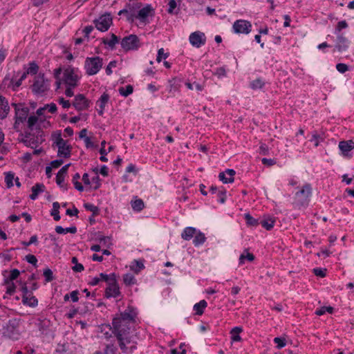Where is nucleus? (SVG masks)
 <instances>
[{
	"instance_id": "nucleus-1",
	"label": "nucleus",
	"mask_w": 354,
	"mask_h": 354,
	"mask_svg": "<svg viewBox=\"0 0 354 354\" xmlns=\"http://www.w3.org/2000/svg\"><path fill=\"white\" fill-rule=\"evenodd\" d=\"M134 321L132 309L128 307L118 317H114L112 322L113 333L116 337L119 346L122 351L126 354H131L136 349V346L129 348L127 346L131 342L130 334V324Z\"/></svg>"
},
{
	"instance_id": "nucleus-2",
	"label": "nucleus",
	"mask_w": 354,
	"mask_h": 354,
	"mask_svg": "<svg viewBox=\"0 0 354 354\" xmlns=\"http://www.w3.org/2000/svg\"><path fill=\"white\" fill-rule=\"evenodd\" d=\"M20 319L12 318L2 327L3 336L12 340H17L19 339L21 333L19 330Z\"/></svg>"
},
{
	"instance_id": "nucleus-3",
	"label": "nucleus",
	"mask_w": 354,
	"mask_h": 354,
	"mask_svg": "<svg viewBox=\"0 0 354 354\" xmlns=\"http://www.w3.org/2000/svg\"><path fill=\"white\" fill-rule=\"evenodd\" d=\"M312 194V187L310 184H306L302 188L297 192L295 195L294 205L300 208L308 205Z\"/></svg>"
},
{
	"instance_id": "nucleus-4",
	"label": "nucleus",
	"mask_w": 354,
	"mask_h": 354,
	"mask_svg": "<svg viewBox=\"0 0 354 354\" xmlns=\"http://www.w3.org/2000/svg\"><path fill=\"white\" fill-rule=\"evenodd\" d=\"M50 84L48 80L45 78L44 73H39L35 77L33 84L32 85V91L39 95H44L48 91Z\"/></svg>"
},
{
	"instance_id": "nucleus-5",
	"label": "nucleus",
	"mask_w": 354,
	"mask_h": 354,
	"mask_svg": "<svg viewBox=\"0 0 354 354\" xmlns=\"http://www.w3.org/2000/svg\"><path fill=\"white\" fill-rule=\"evenodd\" d=\"M103 64L102 58L96 56L86 57L84 62V68L88 75H93L98 73Z\"/></svg>"
},
{
	"instance_id": "nucleus-6",
	"label": "nucleus",
	"mask_w": 354,
	"mask_h": 354,
	"mask_svg": "<svg viewBox=\"0 0 354 354\" xmlns=\"http://www.w3.org/2000/svg\"><path fill=\"white\" fill-rule=\"evenodd\" d=\"M120 44L121 47L126 52L136 50L141 46L138 37L134 34L129 35L122 38Z\"/></svg>"
},
{
	"instance_id": "nucleus-7",
	"label": "nucleus",
	"mask_w": 354,
	"mask_h": 354,
	"mask_svg": "<svg viewBox=\"0 0 354 354\" xmlns=\"http://www.w3.org/2000/svg\"><path fill=\"white\" fill-rule=\"evenodd\" d=\"M78 68L68 66L64 71V82L71 87H76L79 80V76L77 74Z\"/></svg>"
},
{
	"instance_id": "nucleus-8",
	"label": "nucleus",
	"mask_w": 354,
	"mask_h": 354,
	"mask_svg": "<svg viewBox=\"0 0 354 354\" xmlns=\"http://www.w3.org/2000/svg\"><path fill=\"white\" fill-rule=\"evenodd\" d=\"M113 19L110 13H105L101 15L98 19L93 21L95 28L101 31L105 32L109 30L112 24Z\"/></svg>"
},
{
	"instance_id": "nucleus-9",
	"label": "nucleus",
	"mask_w": 354,
	"mask_h": 354,
	"mask_svg": "<svg viewBox=\"0 0 354 354\" xmlns=\"http://www.w3.org/2000/svg\"><path fill=\"white\" fill-rule=\"evenodd\" d=\"M56 146L58 148L57 155L59 157L68 158L71 156V147L66 144V141L62 137L61 134L58 133L55 141Z\"/></svg>"
},
{
	"instance_id": "nucleus-10",
	"label": "nucleus",
	"mask_w": 354,
	"mask_h": 354,
	"mask_svg": "<svg viewBox=\"0 0 354 354\" xmlns=\"http://www.w3.org/2000/svg\"><path fill=\"white\" fill-rule=\"evenodd\" d=\"M337 38L333 51L339 53L346 51L350 45V41L344 34L336 35Z\"/></svg>"
},
{
	"instance_id": "nucleus-11",
	"label": "nucleus",
	"mask_w": 354,
	"mask_h": 354,
	"mask_svg": "<svg viewBox=\"0 0 354 354\" xmlns=\"http://www.w3.org/2000/svg\"><path fill=\"white\" fill-rule=\"evenodd\" d=\"M153 9L152 8L151 5H147L145 7L141 8L136 13L135 10H133V20L137 19L142 22H145L149 16H152L153 15Z\"/></svg>"
},
{
	"instance_id": "nucleus-12",
	"label": "nucleus",
	"mask_w": 354,
	"mask_h": 354,
	"mask_svg": "<svg viewBox=\"0 0 354 354\" xmlns=\"http://www.w3.org/2000/svg\"><path fill=\"white\" fill-rule=\"evenodd\" d=\"M189 40L193 46L200 48L205 45L206 42V37L203 32L201 31H196L190 34Z\"/></svg>"
},
{
	"instance_id": "nucleus-13",
	"label": "nucleus",
	"mask_w": 354,
	"mask_h": 354,
	"mask_svg": "<svg viewBox=\"0 0 354 354\" xmlns=\"http://www.w3.org/2000/svg\"><path fill=\"white\" fill-rule=\"evenodd\" d=\"M12 105L15 107L17 123H23L25 122L29 113V109L23 106L22 104L13 103Z\"/></svg>"
},
{
	"instance_id": "nucleus-14",
	"label": "nucleus",
	"mask_w": 354,
	"mask_h": 354,
	"mask_svg": "<svg viewBox=\"0 0 354 354\" xmlns=\"http://www.w3.org/2000/svg\"><path fill=\"white\" fill-rule=\"evenodd\" d=\"M105 290V297L106 298L118 297L120 295L119 286L116 278H113L112 281L109 282Z\"/></svg>"
},
{
	"instance_id": "nucleus-15",
	"label": "nucleus",
	"mask_w": 354,
	"mask_h": 354,
	"mask_svg": "<svg viewBox=\"0 0 354 354\" xmlns=\"http://www.w3.org/2000/svg\"><path fill=\"white\" fill-rule=\"evenodd\" d=\"M90 102L85 97L83 94H78L75 97L73 102V106L77 111L86 110L88 108Z\"/></svg>"
},
{
	"instance_id": "nucleus-16",
	"label": "nucleus",
	"mask_w": 354,
	"mask_h": 354,
	"mask_svg": "<svg viewBox=\"0 0 354 354\" xmlns=\"http://www.w3.org/2000/svg\"><path fill=\"white\" fill-rule=\"evenodd\" d=\"M236 171L232 169H227L224 171L219 173L218 179L223 183H231L234 180Z\"/></svg>"
},
{
	"instance_id": "nucleus-17",
	"label": "nucleus",
	"mask_w": 354,
	"mask_h": 354,
	"mask_svg": "<svg viewBox=\"0 0 354 354\" xmlns=\"http://www.w3.org/2000/svg\"><path fill=\"white\" fill-rule=\"evenodd\" d=\"M35 325L37 326L41 333L47 335L51 326V322L48 319L39 318L37 319Z\"/></svg>"
},
{
	"instance_id": "nucleus-18",
	"label": "nucleus",
	"mask_w": 354,
	"mask_h": 354,
	"mask_svg": "<svg viewBox=\"0 0 354 354\" xmlns=\"http://www.w3.org/2000/svg\"><path fill=\"white\" fill-rule=\"evenodd\" d=\"M30 142L31 143V148H36L39 145L41 144L44 141L43 138V131L39 128L37 135L36 136L30 132Z\"/></svg>"
},
{
	"instance_id": "nucleus-19",
	"label": "nucleus",
	"mask_w": 354,
	"mask_h": 354,
	"mask_svg": "<svg viewBox=\"0 0 354 354\" xmlns=\"http://www.w3.org/2000/svg\"><path fill=\"white\" fill-rule=\"evenodd\" d=\"M339 148L344 156H348V152L354 149V142L352 140L341 141L339 142Z\"/></svg>"
},
{
	"instance_id": "nucleus-20",
	"label": "nucleus",
	"mask_w": 354,
	"mask_h": 354,
	"mask_svg": "<svg viewBox=\"0 0 354 354\" xmlns=\"http://www.w3.org/2000/svg\"><path fill=\"white\" fill-rule=\"evenodd\" d=\"M9 111L10 107L8 106V100L5 97L0 95V118L3 119L6 118Z\"/></svg>"
},
{
	"instance_id": "nucleus-21",
	"label": "nucleus",
	"mask_w": 354,
	"mask_h": 354,
	"mask_svg": "<svg viewBox=\"0 0 354 354\" xmlns=\"http://www.w3.org/2000/svg\"><path fill=\"white\" fill-rule=\"evenodd\" d=\"M109 100V95L106 93H104L97 102L100 107V109L97 110L98 114L100 115H102L104 114L105 106L108 103Z\"/></svg>"
},
{
	"instance_id": "nucleus-22",
	"label": "nucleus",
	"mask_w": 354,
	"mask_h": 354,
	"mask_svg": "<svg viewBox=\"0 0 354 354\" xmlns=\"http://www.w3.org/2000/svg\"><path fill=\"white\" fill-rule=\"evenodd\" d=\"M45 186L42 183H37L33 187H32V194L30 195V198L31 200H35L39 194L44 192Z\"/></svg>"
},
{
	"instance_id": "nucleus-23",
	"label": "nucleus",
	"mask_w": 354,
	"mask_h": 354,
	"mask_svg": "<svg viewBox=\"0 0 354 354\" xmlns=\"http://www.w3.org/2000/svg\"><path fill=\"white\" fill-rule=\"evenodd\" d=\"M243 331V328L241 326H236L233 328L231 331V342L232 344L236 342H241V337L240 336V333Z\"/></svg>"
},
{
	"instance_id": "nucleus-24",
	"label": "nucleus",
	"mask_w": 354,
	"mask_h": 354,
	"mask_svg": "<svg viewBox=\"0 0 354 354\" xmlns=\"http://www.w3.org/2000/svg\"><path fill=\"white\" fill-rule=\"evenodd\" d=\"M275 223V218L273 217H265L263 220L260 221V224L267 230H270L273 228Z\"/></svg>"
},
{
	"instance_id": "nucleus-25",
	"label": "nucleus",
	"mask_w": 354,
	"mask_h": 354,
	"mask_svg": "<svg viewBox=\"0 0 354 354\" xmlns=\"http://www.w3.org/2000/svg\"><path fill=\"white\" fill-rule=\"evenodd\" d=\"M196 232V228L192 227H187L183 231L181 236L184 240L189 241L194 237Z\"/></svg>"
},
{
	"instance_id": "nucleus-26",
	"label": "nucleus",
	"mask_w": 354,
	"mask_h": 354,
	"mask_svg": "<svg viewBox=\"0 0 354 354\" xmlns=\"http://www.w3.org/2000/svg\"><path fill=\"white\" fill-rule=\"evenodd\" d=\"M119 42V38L115 34L112 33L111 35V39H108L106 38L102 39V43L105 45H108L111 49H114L116 44Z\"/></svg>"
},
{
	"instance_id": "nucleus-27",
	"label": "nucleus",
	"mask_w": 354,
	"mask_h": 354,
	"mask_svg": "<svg viewBox=\"0 0 354 354\" xmlns=\"http://www.w3.org/2000/svg\"><path fill=\"white\" fill-rule=\"evenodd\" d=\"M245 223L248 227H256L260 224L259 219L253 218L250 214H245Z\"/></svg>"
},
{
	"instance_id": "nucleus-28",
	"label": "nucleus",
	"mask_w": 354,
	"mask_h": 354,
	"mask_svg": "<svg viewBox=\"0 0 354 354\" xmlns=\"http://www.w3.org/2000/svg\"><path fill=\"white\" fill-rule=\"evenodd\" d=\"M207 306V303L205 300L203 299L200 301L198 303H196L194 306V310L196 312V314L198 315H201L204 313V310Z\"/></svg>"
},
{
	"instance_id": "nucleus-29",
	"label": "nucleus",
	"mask_w": 354,
	"mask_h": 354,
	"mask_svg": "<svg viewBox=\"0 0 354 354\" xmlns=\"http://www.w3.org/2000/svg\"><path fill=\"white\" fill-rule=\"evenodd\" d=\"M264 86L265 81L261 77L251 81L249 84V86L253 90L261 89Z\"/></svg>"
},
{
	"instance_id": "nucleus-30",
	"label": "nucleus",
	"mask_w": 354,
	"mask_h": 354,
	"mask_svg": "<svg viewBox=\"0 0 354 354\" xmlns=\"http://www.w3.org/2000/svg\"><path fill=\"white\" fill-rule=\"evenodd\" d=\"M193 243L195 246H199L204 243L206 240L205 236L203 233L198 232L194 234Z\"/></svg>"
},
{
	"instance_id": "nucleus-31",
	"label": "nucleus",
	"mask_w": 354,
	"mask_h": 354,
	"mask_svg": "<svg viewBox=\"0 0 354 354\" xmlns=\"http://www.w3.org/2000/svg\"><path fill=\"white\" fill-rule=\"evenodd\" d=\"M55 232L57 234H66L68 232L71 234H75L77 232V227L72 226L70 227L63 228L62 226L57 225L55 227Z\"/></svg>"
},
{
	"instance_id": "nucleus-32",
	"label": "nucleus",
	"mask_w": 354,
	"mask_h": 354,
	"mask_svg": "<svg viewBox=\"0 0 354 354\" xmlns=\"http://www.w3.org/2000/svg\"><path fill=\"white\" fill-rule=\"evenodd\" d=\"M145 207L144 202L142 199L136 198L131 201V207L134 211L140 212Z\"/></svg>"
},
{
	"instance_id": "nucleus-33",
	"label": "nucleus",
	"mask_w": 354,
	"mask_h": 354,
	"mask_svg": "<svg viewBox=\"0 0 354 354\" xmlns=\"http://www.w3.org/2000/svg\"><path fill=\"white\" fill-rule=\"evenodd\" d=\"M71 263L74 264L72 267V270L75 272H81L84 270V266L82 263H79L77 261V258L76 257H73L71 259Z\"/></svg>"
},
{
	"instance_id": "nucleus-34",
	"label": "nucleus",
	"mask_w": 354,
	"mask_h": 354,
	"mask_svg": "<svg viewBox=\"0 0 354 354\" xmlns=\"http://www.w3.org/2000/svg\"><path fill=\"white\" fill-rule=\"evenodd\" d=\"M234 32L235 33H243V20H236L232 26Z\"/></svg>"
},
{
	"instance_id": "nucleus-35",
	"label": "nucleus",
	"mask_w": 354,
	"mask_h": 354,
	"mask_svg": "<svg viewBox=\"0 0 354 354\" xmlns=\"http://www.w3.org/2000/svg\"><path fill=\"white\" fill-rule=\"evenodd\" d=\"M131 270L136 273H138L141 270L145 268L143 263L140 261L134 260L130 266Z\"/></svg>"
},
{
	"instance_id": "nucleus-36",
	"label": "nucleus",
	"mask_w": 354,
	"mask_h": 354,
	"mask_svg": "<svg viewBox=\"0 0 354 354\" xmlns=\"http://www.w3.org/2000/svg\"><path fill=\"white\" fill-rule=\"evenodd\" d=\"M80 178V175L78 173H76L72 179V182L74 184L75 188L79 192H82L84 190V187L81 183L79 182V179Z\"/></svg>"
},
{
	"instance_id": "nucleus-37",
	"label": "nucleus",
	"mask_w": 354,
	"mask_h": 354,
	"mask_svg": "<svg viewBox=\"0 0 354 354\" xmlns=\"http://www.w3.org/2000/svg\"><path fill=\"white\" fill-rule=\"evenodd\" d=\"M97 239L100 241L101 244L106 248H109L111 245V239L110 236H105L102 235H99L97 237Z\"/></svg>"
},
{
	"instance_id": "nucleus-38",
	"label": "nucleus",
	"mask_w": 354,
	"mask_h": 354,
	"mask_svg": "<svg viewBox=\"0 0 354 354\" xmlns=\"http://www.w3.org/2000/svg\"><path fill=\"white\" fill-rule=\"evenodd\" d=\"M133 91V88L131 85L129 84L125 87H120L119 88V93L121 95L127 97L130 94H131Z\"/></svg>"
},
{
	"instance_id": "nucleus-39",
	"label": "nucleus",
	"mask_w": 354,
	"mask_h": 354,
	"mask_svg": "<svg viewBox=\"0 0 354 354\" xmlns=\"http://www.w3.org/2000/svg\"><path fill=\"white\" fill-rule=\"evenodd\" d=\"M26 298L27 299L26 300V302H23L24 304L28 305L31 307H35L37 305V299L32 295V292L30 294V296L28 295Z\"/></svg>"
},
{
	"instance_id": "nucleus-40",
	"label": "nucleus",
	"mask_w": 354,
	"mask_h": 354,
	"mask_svg": "<svg viewBox=\"0 0 354 354\" xmlns=\"http://www.w3.org/2000/svg\"><path fill=\"white\" fill-rule=\"evenodd\" d=\"M5 182L7 187L10 188L13 186V180L15 179V174L12 171H8L5 174Z\"/></svg>"
},
{
	"instance_id": "nucleus-41",
	"label": "nucleus",
	"mask_w": 354,
	"mask_h": 354,
	"mask_svg": "<svg viewBox=\"0 0 354 354\" xmlns=\"http://www.w3.org/2000/svg\"><path fill=\"white\" fill-rule=\"evenodd\" d=\"M100 281H104L109 283V282L112 281L113 278L115 279L116 275L115 273H111L110 274H106L104 273H100L98 277Z\"/></svg>"
},
{
	"instance_id": "nucleus-42",
	"label": "nucleus",
	"mask_w": 354,
	"mask_h": 354,
	"mask_svg": "<svg viewBox=\"0 0 354 354\" xmlns=\"http://www.w3.org/2000/svg\"><path fill=\"white\" fill-rule=\"evenodd\" d=\"M124 283L127 286H131L136 283V279L132 274L127 273L123 277Z\"/></svg>"
},
{
	"instance_id": "nucleus-43",
	"label": "nucleus",
	"mask_w": 354,
	"mask_h": 354,
	"mask_svg": "<svg viewBox=\"0 0 354 354\" xmlns=\"http://www.w3.org/2000/svg\"><path fill=\"white\" fill-rule=\"evenodd\" d=\"M39 71V66L35 62H31L29 63V67L26 70V73L30 75H36Z\"/></svg>"
},
{
	"instance_id": "nucleus-44",
	"label": "nucleus",
	"mask_w": 354,
	"mask_h": 354,
	"mask_svg": "<svg viewBox=\"0 0 354 354\" xmlns=\"http://www.w3.org/2000/svg\"><path fill=\"white\" fill-rule=\"evenodd\" d=\"M133 8H129V9H123L119 11L118 15H121L123 14H125L127 16V19L129 21H133Z\"/></svg>"
},
{
	"instance_id": "nucleus-45",
	"label": "nucleus",
	"mask_w": 354,
	"mask_h": 354,
	"mask_svg": "<svg viewBox=\"0 0 354 354\" xmlns=\"http://www.w3.org/2000/svg\"><path fill=\"white\" fill-rule=\"evenodd\" d=\"M348 24L345 20L340 21L337 23L335 29V34H342L341 30L342 29L346 28L348 27Z\"/></svg>"
},
{
	"instance_id": "nucleus-46",
	"label": "nucleus",
	"mask_w": 354,
	"mask_h": 354,
	"mask_svg": "<svg viewBox=\"0 0 354 354\" xmlns=\"http://www.w3.org/2000/svg\"><path fill=\"white\" fill-rule=\"evenodd\" d=\"M84 207L86 210L91 212L93 216L99 214V208L91 203H84Z\"/></svg>"
},
{
	"instance_id": "nucleus-47",
	"label": "nucleus",
	"mask_w": 354,
	"mask_h": 354,
	"mask_svg": "<svg viewBox=\"0 0 354 354\" xmlns=\"http://www.w3.org/2000/svg\"><path fill=\"white\" fill-rule=\"evenodd\" d=\"M38 121V118L36 115H30L28 119V127L30 131L34 129V127L36 125Z\"/></svg>"
},
{
	"instance_id": "nucleus-48",
	"label": "nucleus",
	"mask_w": 354,
	"mask_h": 354,
	"mask_svg": "<svg viewBox=\"0 0 354 354\" xmlns=\"http://www.w3.org/2000/svg\"><path fill=\"white\" fill-rule=\"evenodd\" d=\"M104 354H118V348L113 344H109L105 347Z\"/></svg>"
},
{
	"instance_id": "nucleus-49",
	"label": "nucleus",
	"mask_w": 354,
	"mask_h": 354,
	"mask_svg": "<svg viewBox=\"0 0 354 354\" xmlns=\"http://www.w3.org/2000/svg\"><path fill=\"white\" fill-rule=\"evenodd\" d=\"M326 312H328L329 313H333V308L331 306H323L321 308L316 310L315 314L317 315L321 316L326 313Z\"/></svg>"
},
{
	"instance_id": "nucleus-50",
	"label": "nucleus",
	"mask_w": 354,
	"mask_h": 354,
	"mask_svg": "<svg viewBox=\"0 0 354 354\" xmlns=\"http://www.w3.org/2000/svg\"><path fill=\"white\" fill-rule=\"evenodd\" d=\"M21 290L22 292V301L26 302V300L27 299L26 297L28 295L30 296V294L32 292V291L28 289V287L26 283H24L22 285Z\"/></svg>"
},
{
	"instance_id": "nucleus-51",
	"label": "nucleus",
	"mask_w": 354,
	"mask_h": 354,
	"mask_svg": "<svg viewBox=\"0 0 354 354\" xmlns=\"http://www.w3.org/2000/svg\"><path fill=\"white\" fill-rule=\"evenodd\" d=\"M44 276L46 282L52 281L54 279L53 271L49 268L44 270Z\"/></svg>"
},
{
	"instance_id": "nucleus-52",
	"label": "nucleus",
	"mask_w": 354,
	"mask_h": 354,
	"mask_svg": "<svg viewBox=\"0 0 354 354\" xmlns=\"http://www.w3.org/2000/svg\"><path fill=\"white\" fill-rule=\"evenodd\" d=\"M226 192L224 189L218 190L216 193V200L221 203H224L225 201Z\"/></svg>"
},
{
	"instance_id": "nucleus-53",
	"label": "nucleus",
	"mask_w": 354,
	"mask_h": 354,
	"mask_svg": "<svg viewBox=\"0 0 354 354\" xmlns=\"http://www.w3.org/2000/svg\"><path fill=\"white\" fill-rule=\"evenodd\" d=\"M185 85L190 90H193L194 88L200 91L203 90V86L200 84L196 82H194L193 84H192L187 82L185 83Z\"/></svg>"
},
{
	"instance_id": "nucleus-54",
	"label": "nucleus",
	"mask_w": 354,
	"mask_h": 354,
	"mask_svg": "<svg viewBox=\"0 0 354 354\" xmlns=\"http://www.w3.org/2000/svg\"><path fill=\"white\" fill-rule=\"evenodd\" d=\"M25 259L27 262L34 266L35 268L37 266V259L33 254H28L25 257Z\"/></svg>"
},
{
	"instance_id": "nucleus-55",
	"label": "nucleus",
	"mask_w": 354,
	"mask_h": 354,
	"mask_svg": "<svg viewBox=\"0 0 354 354\" xmlns=\"http://www.w3.org/2000/svg\"><path fill=\"white\" fill-rule=\"evenodd\" d=\"M169 56V54L168 53H164V49L162 48H160L158 50V55H157V57H156V61L158 62H160L162 61V59H166Z\"/></svg>"
},
{
	"instance_id": "nucleus-56",
	"label": "nucleus",
	"mask_w": 354,
	"mask_h": 354,
	"mask_svg": "<svg viewBox=\"0 0 354 354\" xmlns=\"http://www.w3.org/2000/svg\"><path fill=\"white\" fill-rule=\"evenodd\" d=\"M169 8L167 10L168 13L169 14H176L177 12H174V10L176 9L177 6V3L176 0H170L168 3Z\"/></svg>"
},
{
	"instance_id": "nucleus-57",
	"label": "nucleus",
	"mask_w": 354,
	"mask_h": 354,
	"mask_svg": "<svg viewBox=\"0 0 354 354\" xmlns=\"http://www.w3.org/2000/svg\"><path fill=\"white\" fill-rule=\"evenodd\" d=\"M116 65H117L116 61H111L109 62V64L105 68V72L107 75H110L112 74V68L116 67Z\"/></svg>"
},
{
	"instance_id": "nucleus-58",
	"label": "nucleus",
	"mask_w": 354,
	"mask_h": 354,
	"mask_svg": "<svg viewBox=\"0 0 354 354\" xmlns=\"http://www.w3.org/2000/svg\"><path fill=\"white\" fill-rule=\"evenodd\" d=\"M274 343L277 344V347L278 348H281L286 346V339L282 337H275L274 339Z\"/></svg>"
},
{
	"instance_id": "nucleus-59",
	"label": "nucleus",
	"mask_w": 354,
	"mask_h": 354,
	"mask_svg": "<svg viewBox=\"0 0 354 354\" xmlns=\"http://www.w3.org/2000/svg\"><path fill=\"white\" fill-rule=\"evenodd\" d=\"M336 68L339 73H344L348 70V66L346 64L339 63L336 65Z\"/></svg>"
},
{
	"instance_id": "nucleus-60",
	"label": "nucleus",
	"mask_w": 354,
	"mask_h": 354,
	"mask_svg": "<svg viewBox=\"0 0 354 354\" xmlns=\"http://www.w3.org/2000/svg\"><path fill=\"white\" fill-rule=\"evenodd\" d=\"M20 274V271L18 270V269H12L11 271H10V276H9V280H15L18 278V277L19 276Z\"/></svg>"
},
{
	"instance_id": "nucleus-61",
	"label": "nucleus",
	"mask_w": 354,
	"mask_h": 354,
	"mask_svg": "<svg viewBox=\"0 0 354 354\" xmlns=\"http://www.w3.org/2000/svg\"><path fill=\"white\" fill-rule=\"evenodd\" d=\"M64 178H65V176H64L63 174H61L59 173L57 174L56 183L60 187H64L63 183L64 181Z\"/></svg>"
},
{
	"instance_id": "nucleus-62",
	"label": "nucleus",
	"mask_w": 354,
	"mask_h": 354,
	"mask_svg": "<svg viewBox=\"0 0 354 354\" xmlns=\"http://www.w3.org/2000/svg\"><path fill=\"white\" fill-rule=\"evenodd\" d=\"M16 289V286L15 285L14 282L10 283V285L7 286L6 287V294L9 295H12Z\"/></svg>"
},
{
	"instance_id": "nucleus-63",
	"label": "nucleus",
	"mask_w": 354,
	"mask_h": 354,
	"mask_svg": "<svg viewBox=\"0 0 354 354\" xmlns=\"http://www.w3.org/2000/svg\"><path fill=\"white\" fill-rule=\"evenodd\" d=\"M254 259H255V256L253 254L249 252L248 250L245 249V261L246 260L250 262H252L254 261Z\"/></svg>"
},
{
	"instance_id": "nucleus-64",
	"label": "nucleus",
	"mask_w": 354,
	"mask_h": 354,
	"mask_svg": "<svg viewBox=\"0 0 354 354\" xmlns=\"http://www.w3.org/2000/svg\"><path fill=\"white\" fill-rule=\"evenodd\" d=\"M59 104L64 109H68L71 106V103L68 100H65L64 97L59 98Z\"/></svg>"
}]
</instances>
